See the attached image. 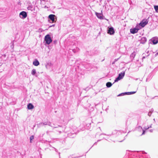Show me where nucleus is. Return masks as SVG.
<instances>
[{
  "label": "nucleus",
  "mask_w": 158,
  "mask_h": 158,
  "mask_svg": "<svg viewBox=\"0 0 158 158\" xmlns=\"http://www.w3.org/2000/svg\"><path fill=\"white\" fill-rule=\"evenodd\" d=\"M139 30V29H136L135 27L130 29V32L132 34H135L137 33Z\"/></svg>",
  "instance_id": "1a4fd4ad"
},
{
  "label": "nucleus",
  "mask_w": 158,
  "mask_h": 158,
  "mask_svg": "<svg viewBox=\"0 0 158 158\" xmlns=\"http://www.w3.org/2000/svg\"><path fill=\"white\" fill-rule=\"evenodd\" d=\"M120 80H121V79L118 76V77L115 78L114 82H117Z\"/></svg>",
  "instance_id": "cd10ccee"
},
{
  "label": "nucleus",
  "mask_w": 158,
  "mask_h": 158,
  "mask_svg": "<svg viewBox=\"0 0 158 158\" xmlns=\"http://www.w3.org/2000/svg\"><path fill=\"white\" fill-rule=\"evenodd\" d=\"M149 131L150 132H153V130L152 129H150L149 130Z\"/></svg>",
  "instance_id": "c03bdc74"
},
{
  "label": "nucleus",
  "mask_w": 158,
  "mask_h": 158,
  "mask_svg": "<svg viewBox=\"0 0 158 158\" xmlns=\"http://www.w3.org/2000/svg\"><path fill=\"white\" fill-rule=\"evenodd\" d=\"M140 44H144L147 41V38L146 37H143L141 38L140 40H139Z\"/></svg>",
  "instance_id": "9b49d317"
},
{
  "label": "nucleus",
  "mask_w": 158,
  "mask_h": 158,
  "mask_svg": "<svg viewBox=\"0 0 158 158\" xmlns=\"http://www.w3.org/2000/svg\"><path fill=\"white\" fill-rule=\"evenodd\" d=\"M97 142H95L94 144V145L91 147V148H90V149H89V150L94 145H97Z\"/></svg>",
  "instance_id": "58836bf2"
},
{
  "label": "nucleus",
  "mask_w": 158,
  "mask_h": 158,
  "mask_svg": "<svg viewBox=\"0 0 158 158\" xmlns=\"http://www.w3.org/2000/svg\"><path fill=\"white\" fill-rule=\"evenodd\" d=\"M57 41L56 40H55L53 41V43L54 44H56L57 43Z\"/></svg>",
  "instance_id": "f704fd0d"
},
{
  "label": "nucleus",
  "mask_w": 158,
  "mask_h": 158,
  "mask_svg": "<svg viewBox=\"0 0 158 158\" xmlns=\"http://www.w3.org/2000/svg\"><path fill=\"white\" fill-rule=\"evenodd\" d=\"M55 148V151L56 152H58V150L56 149V148Z\"/></svg>",
  "instance_id": "de8ad7c7"
},
{
  "label": "nucleus",
  "mask_w": 158,
  "mask_h": 158,
  "mask_svg": "<svg viewBox=\"0 0 158 158\" xmlns=\"http://www.w3.org/2000/svg\"><path fill=\"white\" fill-rule=\"evenodd\" d=\"M49 131H47V132H46V134H47L48 135V133H49Z\"/></svg>",
  "instance_id": "49530a36"
},
{
  "label": "nucleus",
  "mask_w": 158,
  "mask_h": 158,
  "mask_svg": "<svg viewBox=\"0 0 158 158\" xmlns=\"http://www.w3.org/2000/svg\"><path fill=\"white\" fill-rule=\"evenodd\" d=\"M156 54H158V52L156 53Z\"/></svg>",
  "instance_id": "4d7b16f0"
},
{
  "label": "nucleus",
  "mask_w": 158,
  "mask_h": 158,
  "mask_svg": "<svg viewBox=\"0 0 158 158\" xmlns=\"http://www.w3.org/2000/svg\"><path fill=\"white\" fill-rule=\"evenodd\" d=\"M55 26V24H54L52 25H51V26H49V27H54Z\"/></svg>",
  "instance_id": "37998d69"
},
{
  "label": "nucleus",
  "mask_w": 158,
  "mask_h": 158,
  "mask_svg": "<svg viewBox=\"0 0 158 158\" xmlns=\"http://www.w3.org/2000/svg\"><path fill=\"white\" fill-rule=\"evenodd\" d=\"M19 16L21 19H24L27 16V13L25 11H22L20 13Z\"/></svg>",
  "instance_id": "0eeeda50"
},
{
  "label": "nucleus",
  "mask_w": 158,
  "mask_h": 158,
  "mask_svg": "<svg viewBox=\"0 0 158 158\" xmlns=\"http://www.w3.org/2000/svg\"><path fill=\"white\" fill-rule=\"evenodd\" d=\"M152 114V112H151L150 111H149V112H148V115L149 116H151Z\"/></svg>",
  "instance_id": "72a5a7b5"
},
{
  "label": "nucleus",
  "mask_w": 158,
  "mask_h": 158,
  "mask_svg": "<svg viewBox=\"0 0 158 158\" xmlns=\"http://www.w3.org/2000/svg\"><path fill=\"white\" fill-rule=\"evenodd\" d=\"M153 76L152 74V73H150L147 78L146 79V81H147L148 80H150Z\"/></svg>",
  "instance_id": "6ab92c4d"
},
{
  "label": "nucleus",
  "mask_w": 158,
  "mask_h": 158,
  "mask_svg": "<svg viewBox=\"0 0 158 158\" xmlns=\"http://www.w3.org/2000/svg\"><path fill=\"white\" fill-rule=\"evenodd\" d=\"M144 152H131L129 151H127L126 154L129 155V158H140L139 157L142 154H146Z\"/></svg>",
  "instance_id": "f257e3e1"
},
{
  "label": "nucleus",
  "mask_w": 158,
  "mask_h": 158,
  "mask_svg": "<svg viewBox=\"0 0 158 158\" xmlns=\"http://www.w3.org/2000/svg\"><path fill=\"white\" fill-rule=\"evenodd\" d=\"M31 74L33 76H35L36 77H37L38 75L36 73V71L35 69H33L31 71Z\"/></svg>",
  "instance_id": "f3484780"
},
{
  "label": "nucleus",
  "mask_w": 158,
  "mask_h": 158,
  "mask_svg": "<svg viewBox=\"0 0 158 158\" xmlns=\"http://www.w3.org/2000/svg\"><path fill=\"white\" fill-rule=\"evenodd\" d=\"M136 55V53L135 52H133L131 54V55L130 56V57L131 60H133L134 58H135Z\"/></svg>",
  "instance_id": "a211bd4d"
},
{
  "label": "nucleus",
  "mask_w": 158,
  "mask_h": 158,
  "mask_svg": "<svg viewBox=\"0 0 158 158\" xmlns=\"http://www.w3.org/2000/svg\"><path fill=\"white\" fill-rule=\"evenodd\" d=\"M47 125H48L49 126H50V127H53L54 128H57V127H54V126H52V125L51 123V122H49V121H48V122Z\"/></svg>",
  "instance_id": "5701e85b"
},
{
  "label": "nucleus",
  "mask_w": 158,
  "mask_h": 158,
  "mask_svg": "<svg viewBox=\"0 0 158 158\" xmlns=\"http://www.w3.org/2000/svg\"><path fill=\"white\" fill-rule=\"evenodd\" d=\"M71 158H72L71 157Z\"/></svg>",
  "instance_id": "13d9d810"
},
{
  "label": "nucleus",
  "mask_w": 158,
  "mask_h": 158,
  "mask_svg": "<svg viewBox=\"0 0 158 158\" xmlns=\"http://www.w3.org/2000/svg\"><path fill=\"white\" fill-rule=\"evenodd\" d=\"M85 54L86 55L89 56H91L92 55V53L91 52V51H86V52H85Z\"/></svg>",
  "instance_id": "393cba45"
},
{
  "label": "nucleus",
  "mask_w": 158,
  "mask_h": 158,
  "mask_svg": "<svg viewBox=\"0 0 158 158\" xmlns=\"http://www.w3.org/2000/svg\"><path fill=\"white\" fill-rule=\"evenodd\" d=\"M40 0L41 1H42L44 2H48V0Z\"/></svg>",
  "instance_id": "79ce46f5"
},
{
  "label": "nucleus",
  "mask_w": 158,
  "mask_h": 158,
  "mask_svg": "<svg viewBox=\"0 0 158 158\" xmlns=\"http://www.w3.org/2000/svg\"><path fill=\"white\" fill-rule=\"evenodd\" d=\"M149 18V17L147 19H143L139 23V25L141 26L142 27H144L146 25H147L148 22V19Z\"/></svg>",
  "instance_id": "39448f33"
},
{
  "label": "nucleus",
  "mask_w": 158,
  "mask_h": 158,
  "mask_svg": "<svg viewBox=\"0 0 158 158\" xmlns=\"http://www.w3.org/2000/svg\"><path fill=\"white\" fill-rule=\"evenodd\" d=\"M126 92V95H129L135 94L136 93V91L128 92Z\"/></svg>",
  "instance_id": "412c9836"
},
{
  "label": "nucleus",
  "mask_w": 158,
  "mask_h": 158,
  "mask_svg": "<svg viewBox=\"0 0 158 158\" xmlns=\"http://www.w3.org/2000/svg\"><path fill=\"white\" fill-rule=\"evenodd\" d=\"M143 57H142V59H145L146 58L145 57V53H143L142 54Z\"/></svg>",
  "instance_id": "473e14b6"
},
{
  "label": "nucleus",
  "mask_w": 158,
  "mask_h": 158,
  "mask_svg": "<svg viewBox=\"0 0 158 158\" xmlns=\"http://www.w3.org/2000/svg\"><path fill=\"white\" fill-rule=\"evenodd\" d=\"M112 84L111 82H108L106 84V86L107 88H110L112 85Z\"/></svg>",
  "instance_id": "aec40b11"
},
{
  "label": "nucleus",
  "mask_w": 158,
  "mask_h": 158,
  "mask_svg": "<svg viewBox=\"0 0 158 158\" xmlns=\"http://www.w3.org/2000/svg\"><path fill=\"white\" fill-rule=\"evenodd\" d=\"M57 20V17L55 15L50 14L48 17V21L50 23H55Z\"/></svg>",
  "instance_id": "7ed1b4c3"
},
{
  "label": "nucleus",
  "mask_w": 158,
  "mask_h": 158,
  "mask_svg": "<svg viewBox=\"0 0 158 158\" xmlns=\"http://www.w3.org/2000/svg\"><path fill=\"white\" fill-rule=\"evenodd\" d=\"M154 111V110L153 108H152L149 111H150L151 112H152V113Z\"/></svg>",
  "instance_id": "4c0bfd02"
},
{
  "label": "nucleus",
  "mask_w": 158,
  "mask_h": 158,
  "mask_svg": "<svg viewBox=\"0 0 158 158\" xmlns=\"http://www.w3.org/2000/svg\"><path fill=\"white\" fill-rule=\"evenodd\" d=\"M126 95V92H124L121 93L119 94L118 95H117V96L119 97V96H123L124 95Z\"/></svg>",
  "instance_id": "bb28decb"
},
{
  "label": "nucleus",
  "mask_w": 158,
  "mask_h": 158,
  "mask_svg": "<svg viewBox=\"0 0 158 158\" xmlns=\"http://www.w3.org/2000/svg\"><path fill=\"white\" fill-rule=\"evenodd\" d=\"M27 9L28 10H31V11H33L35 10L34 8L32 5H30L27 7Z\"/></svg>",
  "instance_id": "dca6fc26"
},
{
  "label": "nucleus",
  "mask_w": 158,
  "mask_h": 158,
  "mask_svg": "<svg viewBox=\"0 0 158 158\" xmlns=\"http://www.w3.org/2000/svg\"><path fill=\"white\" fill-rule=\"evenodd\" d=\"M138 128L139 129L142 130L143 132H142V134L141 135H143L145 134V132H146L145 130L143 129L142 128V127L140 126H139Z\"/></svg>",
  "instance_id": "4be33fe9"
},
{
  "label": "nucleus",
  "mask_w": 158,
  "mask_h": 158,
  "mask_svg": "<svg viewBox=\"0 0 158 158\" xmlns=\"http://www.w3.org/2000/svg\"><path fill=\"white\" fill-rule=\"evenodd\" d=\"M146 53L147 54V55L146 56H149V51H148L147 52H146Z\"/></svg>",
  "instance_id": "ea45409f"
},
{
  "label": "nucleus",
  "mask_w": 158,
  "mask_h": 158,
  "mask_svg": "<svg viewBox=\"0 0 158 158\" xmlns=\"http://www.w3.org/2000/svg\"><path fill=\"white\" fill-rule=\"evenodd\" d=\"M79 49L78 48H77V50H78Z\"/></svg>",
  "instance_id": "864d4df0"
},
{
  "label": "nucleus",
  "mask_w": 158,
  "mask_h": 158,
  "mask_svg": "<svg viewBox=\"0 0 158 158\" xmlns=\"http://www.w3.org/2000/svg\"><path fill=\"white\" fill-rule=\"evenodd\" d=\"M17 4L19 5H20L21 4V3H20V0H19L18 2H17Z\"/></svg>",
  "instance_id": "c9c22d12"
},
{
  "label": "nucleus",
  "mask_w": 158,
  "mask_h": 158,
  "mask_svg": "<svg viewBox=\"0 0 158 158\" xmlns=\"http://www.w3.org/2000/svg\"><path fill=\"white\" fill-rule=\"evenodd\" d=\"M151 127V126H150L149 127H144V129L145 130H146L148 129L149 128H150Z\"/></svg>",
  "instance_id": "2f4dec72"
},
{
  "label": "nucleus",
  "mask_w": 158,
  "mask_h": 158,
  "mask_svg": "<svg viewBox=\"0 0 158 158\" xmlns=\"http://www.w3.org/2000/svg\"><path fill=\"white\" fill-rule=\"evenodd\" d=\"M95 15L98 18L100 19H106L105 18V17L103 15L102 10L101 11V13H99L97 12H95Z\"/></svg>",
  "instance_id": "6e6552de"
},
{
  "label": "nucleus",
  "mask_w": 158,
  "mask_h": 158,
  "mask_svg": "<svg viewBox=\"0 0 158 158\" xmlns=\"http://www.w3.org/2000/svg\"><path fill=\"white\" fill-rule=\"evenodd\" d=\"M107 33L110 35H113L115 33L113 27H108L107 29Z\"/></svg>",
  "instance_id": "423d86ee"
},
{
  "label": "nucleus",
  "mask_w": 158,
  "mask_h": 158,
  "mask_svg": "<svg viewBox=\"0 0 158 158\" xmlns=\"http://www.w3.org/2000/svg\"><path fill=\"white\" fill-rule=\"evenodd\" d=\"M82 156L76 155L75 154H73L69 156L68 158H71V157L72 158H79L81 157Z\"/></svg>",
  "instance_id": "2eb2a0df"
},
{
  "label": "nucleus",
  "mask_w": 158,
  "mask_h": 158,
  "mask_svg": "<svg viewBox=\"0 0 158 158\" xmlns=\"http://www.w3.org/2000/svg\"><path fill=\"white\" fill-rule=\"evenodd\" d=\"M158 43V37L155 36L149 40V44L155 45Z\"/></svg>",
  "instance_id": "20e7f679"
},
{
  "label": "nucleus",
  "mask_w": 158,
  "mask_h": 158,
  "mask_svg": "<svg viewBox=\"0 0 158 158\" xmlns=\"http://www.w3.org/2000/svg\"><path fill=\"white\" fill-rule=\"evenodd\" d=\"M58 153H59V158H60V153L59 152Z\"/></svg>",
  "instance_id": "8fccbe9b"
},
{
  "label": "nucleus",
  "mask_w": 158,
  "mask_h": 158,
  "mask_svg": "<svg viewBox=\"0 0 158 158\" xmlns=\"http://www.w3.org/2000/svg\"><path fill=\"white\" fill-rule=\"evenodd\" d=\"M48 122V121H47L44 122L40 123H39V125H47Z\"/></svg>",
  "instance_id": "b1692460"
},
{
  "label": "nucleus",
  "mask_w": 158,
  "mask_h": 158,
  "mask_svg": "<svg viewBox=\"0 0 158 158\" xmlns=\"http://www.w3.org/2000/svg\"><path fill=\"white\" fill-rule=\"evenodd\" d=\"M158 98V96H155L154 97L152 98V99H154V98Z\"/></svg>",
  "instance_id": "a18cd8bd"
},
{
  "label": "nucleus",
  "mask_w": 158,
  "mask_h": 158,
  "mask_svg": "<svg viewBox=\"0 0 158 158\" xmlns=\"http://www.w3.org/2000/svg\"><path fill=\"white\" fill-rule=\"evenodd\" d=\"M125 74V72L123 71L118 74V77L122 79L123 78Z\"/></svg>",
  "instance_id": "ddd939ff"
},
{
  "label": "nucleus",
  "mask_w": 158,
  "mask_h": 158,
  "mask_svg": "<svg viewBox=\"0 0 158 158\" xmlns=\"http://www.w3.org/2000/svg\"><path fill=\"white\" fill-rule=\"evenodd\" d=\"M77 132H73L71 133L70 134H69L68 135L70 138H73L75 137Z\"/></svg>",
  "instance_id": "f8f14e48"
},
{
  "label": "nucleus",
  "mask_w": 158,
  "mask_h": 158,
  "mask_svg": "<svg viewBox=\"0 0 158 158\" xmlns=\"http://www.w3.org/2000/svg\"><path fill=\"white\" fill-rule=\"evenodd\" d=\"M108 135V136H110L111 135H106V134H104V133H103V134H102L100 135Z\"/></svg>",
  "instance_id": "a19ab883"
},
{
  "label": "nucleus",
  "mask_w": 158,
  "mask_h": 158,
  "mask_svg": "<svg viewBox=\"0 0 158 158\" xmlns=\"http://www.w3.org/2000/svg\"><path fill=\"white\" fill-rule=\"evenodd\" d=\"M120 58H118L117 59H114V61H113L112 62V64H115V62H116Z\"/></svg>",
  "instance_id": "c756f323"
},
{
  "label": "nucleus",
  "mask_w": 158,
  "mask_h": 158,
  "mask_svg": "<svg viewBox=\"0 0 158 158\" xmlns=\"http://www.w3.org/2000/svg\"><path fill=\"white\" fill-rule=\"evenodd\" d=\"M154 7L156 11V12L158 13V5H154Z\"/></svg>",
  "instance_id": "a878e982"
},
{
  "label": "nucleus",
  "mask_w": 158,
  "mask_h": 158,
  "mask_svg": "<svg viewBox=\"0 0 158 158\" xmlns=\"http://www.w3.org/2000/svg\"><path fill=\"white\" fill-rule=\"evenodd\" d=\"M59 132L60 133H61L62 132V131H59Z\"/></svg>",
  "instance_id": "603ef678"
},
{
  "label": "nucleus",
  "mask_w": 158,
  "mask_h": 158,
  "mask_svg": "<svg viewBox=\"0 0 158 158\" xmlns=\"http://www.w3.org/2000/svg\"><path fill=\"white\" fill-rule=\"evenodd\" d=\"M40 64L39 62L37 59H35L33 62V64L35 66H38Z\"/></svg>",
  "instance_id": "9d476101"
},
{
  "label": "nucleus",
  "mask_w": 158,
  "mask_h": 158,
  "mask_svg": "<svg viewBox=\"0 0 158 158\" xmlns=\"http://www.w3.org/2000/svg\"><path fill=\"white\" fill-rule=\"evenodd\" d=\"M52 125L53 126L56 127L55 124H53V125Z\"/></svg>",
  "instance_id": "09e8293b"
},
{
  "label": "nucleus",
  "mask_w": 158,
  "mask_h": 158,
  "mask_svg": "<svg viewBox=\"0 0 158 158\" xmlns=\"http://www.w3.org/2000/svg\"><path fill=\"white\" fill-rule=\"evenodd\" d=\"M138 79V78H137V79H136V80H137Z\"/></svg>",
  "instance_id": "6e6d98bb"
},
{
  "label": "nucleus",
  "mask_w": 158,
  "mask_h": 158,
  "mask_svg": "<svg viewBox=\"0 0 158 158\" xmlns=\"http://www.w3.org/2000/svg\"><path fill=\"white\" fill-rule=\"evenodd\" d=\"M72 51H73V52H74V53H76L77 51V50H76L75 49H73L72 50Z\"/></svg>",
  "instance_id": "e433bc0d"
},
{
  "label": "nucleus",
  "mask_w": 158,
  "mask_h": 158,
  "mask_svg": "<svg viewBox=\"0 0 158 158\" xmlns=\"http://www.w3.org/2000/svg\"><path fill=\"white\" fill-rule=\"evenodd\" d=\"M34 136L33 135H32L30 136V143H32V141L34 139Z\"/></svg>",
  "instance_id": "c85d7f7f"
},
{
  "label": "nucleus",
  "mask_w": 158,
  "mask_h": 158,
  "mask_svg": "<svg viewBox=\"0 0 158 158\" xmlns=\"http://www.w3.org/2000/svg\"><path fill=\"white\" fill-rule=\"evenodd\" d=\"M52 41V39L51 38L50 35L47 34L45 36L44 43L45 46L50 44Z\"/></svg>",
  "instance_id": "f03ea898"
},
{
  "label": "nucleus",
  "mask_w": 158,
  "mask_h": 158,
  "mask_svg": "<svg viewBox=\"0 0 158 158\" xmlns=\"http://www.w3.org/2000/svg\"><path fill=\"white\" fill-rule=\"evenodd\" d=\"M100 140H98V141H100Z\"/></svg>",
  "instance_id": "5fc2aeb1"
},
{
  "label": "nucleus",
  "mask_w": 158,
  "mask_h": 158,
  "mask_svg": "<svg viewBox=\"0 0 158 158\" xmlns=\"http://www.w3.org/2000/svg\"><path fill=\"white\" fill-rule=\"evenodd\" d=\"M58 126L62 128V126L58 125Z\"/></svg>",
  "instance_id": "3c124183"
},
{
  "label": "nucleus",
  "mask_w": 158,
  "mask_h": 158,
  "mask_svg": "<svg viewBox=\"0 0 158 158\" xmlns=\"http://www.w3.org/2000/svg\"><path fill=\"white\" fill-rule=\"evenodd\" d=\"M140 26L139 25H137L135 27V28H136V29H137V28H139V30H140V29H141L142 27H140Z\"/></svg>",
  "instance_id": "7c9ffc66"
},
{
  "label": "nucleus",
  "mask_w": 158,
  "mask_h": 158,
  "mask_svg": "<svg viewBox=\"0 0 158 158\" xmlns=\"http://www.w3.org/2000/svg\"><path fill=\"white\" fill-rule=\"evenodd\" d=\"M34 108L33 105L31 103H29L27 105V108L28 110H31Z\"/></svg>",
  "instance_id": "4468645a"
}]
</instances>
